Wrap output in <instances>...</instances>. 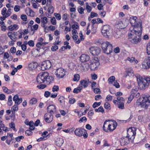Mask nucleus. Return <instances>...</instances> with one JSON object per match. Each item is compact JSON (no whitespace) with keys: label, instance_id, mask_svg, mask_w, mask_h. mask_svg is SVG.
<instances>
[{"label":"nucleus","instance_id":"1","mask_svg":"<svg viewBox=\"0 0 150 150\" xmlns=\"http://www.w3.org/2000/svg\"><path fill=\"white\" fill-rule=\"evenodd\" d=\"M137 17L132 16L129 19V22L132 25L128 34V39L134 44L140 42L142 31L141 21L137 22Z\"/></svg>","mask_w":150,"mask_h":150},{"label":"nucleus","instance_id":"2","mask_svg":"<svg viewBox=\"0 0 150 150\" xmlns=\"http://www.w3.org/2000/svg\"><path fill=\"white\" fill-rule=\"evenodd\" d=\"M117 125V122L114 120H106L104 122L103 128L106 132H111L115 129Z\"/></svg>","mask_w":150,"mask_h":150},{"label":"nucleus","instance_id":"3","mask_svg":"<svg viewBox=\"0 0 150 150\" xmlns=\"http://www.w3.org/2000/svg\"><path fill=\"white\" fill-rule=\"evenodd\" d=\"M137 80L138 84L142 89H144L150 83V77H149L143 78L139 76V77L137 78Z\"/></svg>","mask_w":150,"mask_h":150},{"label":"nucleus","instance_id":"4","mask_svg":"<svg viewBox=\"0 0 150 150\" xmlns=\"http://www.w3.org/2000/svg\"><path fill=\"white\" fill-rule=\"evenodd\" d=\"M139 101L142 107L146 109L150 105V96H145L143 98H140Z\"/></svg>","mask_w":150,"mask_h":150},{"label":"nucleus","instance_id":"5","mask_svg":"<svg viewBox=\"0 0 150 150\" xmlns=\"http://www.w3.org/2000/svg\"><path fill=\"white\" fill-rule=\"evenodd\" d=\"M48 77V73L44 72L40 73L37 77V81L38 83L41 84L44 83L45 84L46 79Z\"/></svg>","mask_w":150,"mask_h":150},{"label":"nucleus","instance_id":"6","mask_svg":"<svg viewBox=\"0 0 150 150\" xmlns=\"http://www.w3.org/2000/svg\"><path fill=\"white\" fill-rule=\"evenodd\" d=\"M136 130V129L134 127L129 128L127 131V135L126 136L130 139L133 140L135 138Z\"/></svg>","mask_w":150,"mask_h":150},{"label":"nucleus","instance_id":"7","mask_svg":"<svg viewBox=\"0 0 150 150\" xmlns=\"http://www.w3.org/2000/svg\"><path fill=\"white\" fill-rule=\"evenodd\" d=\"M110 26L108 25H105L102 27L101 32L104 36L108 38L111 36L110 32Z\"/></svg>","mask_w":150,"mask_h":150},{"label":"nucleus","instance_id":"8","mask_svg":"<svg viewBox=\"0 0 150 150\" xmlns=\"http://www.w3.org/2000/svg\"><path fill=\"white\" fill-rule=\"evenodd\" d=\"M100 64L98 59L97 57H95L91 60L90 67L91 69L94 70L97 68Z\"/></svg>","mask_w":150,"mask_h":150},{"label":"nucleus","instance_id":"9","mask_svg":"<svg viewBox=\"0 0 150 150\" xmlns=\"http://www.w3.org/2000/svg\"><path fill=\"white\" fill-rule=\"evenodd\" d=\"M65 71L62 68H59L57 69L56 71L55 72V74L57 77L59 78H62L65 75Z\"/></svg>","mask_w":150,"mask_h":150},{"label":"nucleus","instance_id":"10","mask_svg":"<svg viewBox=\"0 0 150 150\" xmlns=\"http://www.w3.org/2000/svg\"><path fill=\"white\" fill-rule=\"evenodd\" d=\"M53 114L47 112L44 115L45 121L47 123H50L53 120Z\"/></svg>","mask_w":150,"mask_h":150},{"label":"nucleus","instance_id":"11","mask_svg":"<svg viewBox=\"0 0 150 150\" xmlns=\"http://www.w3.org/2000/svg\"><path fill=\"white\" fill-rule=\"evenodd\" d=\"M101 49L99 47H90L89 51L93 55H98L100 53Z\"/></svg>","mask_w":150,"mask_h":150},{"label":"nucleus","instance_id":"12","mask_svg":"<svg viewBox=\"0 0 150 150\" xmlns=\"http://www.w3.org/2000/svg\"><path fill=\"white\" fill-rule=\"evenodd\" d=\"M51 66V63L49 60L45 61L42 63L41 69L43 70L48 69L50 68Z\"/></svg>","mask_w":150,"mask_h":150},{"label":"nucleus","instance_id":"13","mask_svg":"<svg viewBox=\"0 0 150 150\" xmlns=\"http://www.w3.org/2000/svg\"><path fill=\"white\" fill-rule=\"evenodd\" d=\"M40 48L39 49L35 48L34 49L32 52V54L33 55L34 57H36L40 55V52H41L40 54L42 53V52L45 49H43V47H38Z\"/></svg>","mask_w":150,"mask_h":150},{"label":"nucleus","instance_id":"14","mask_svg":"<svg viewBox=\"0 0 150 150\" xmlns=\"http://www.w3.org/2000/svg\"><path fill=\"white\" fill-rule=\"evenodd\" d=\"M142 67L146 69H149L150 67V57H148L146 58L142 64Z\"/></svg>","mask_w":150,"mask_h":150},{"label":"nucleus","instance_id":"15","mask_svg":"<svg viewBox=\"0 0 150 150\" xmlns=\"http://www.w3.org/2000/svg\"><path fill=\"white\" fill-rule=\"evenodd\" d=\"M47 20V18L45 17H43L41 18V26L45 30H46L47 28V26L46 25L48 22Z\"/></svg>","mask_w":150,"mask_h":150},{"label":"nucleus","instance_id":"16","mask_svg":"<svg viewBox=\"0 0 150 150\" xmlns=\"http://www.w3.org/2000/svg\"><path fill=\"white\" fill-rule=\"evenodd\" d=\"M47 112L53 114L56 113V106L54 105H49L47 108Z\"/></svg>","mask_w":150,"mask_h":150},{"label":"nucleus","instance_id":"17","mask_svg":"<svg viewBox=\"0 0 150 150\" xmlns=\"http://www.w3.org/2000/svg\"><path fill=\"white\" fill-rule=\"evenodd\" d=\"M84 131L86 132V130L81 128H76L74 131V133L76 135L79 137L81 136Z\"/></svg>","mask_w":150,"mask_h":150},{"label":"nucleus","instance_id":"18","mask_svg":"<svg viewBox=\"0 0 150 150\" xmlns=\"http://www.w3.org/2000/svg\"><path fill=\"white\" fill-rule=\"evenodd\" d=\"M129 139L127 137H123L120 141V144L121 146L127 145L129 142Z\"/></svg>","mask_w":150,"mask_h":150},{"label":"nucleus","instance_id":"19","mask_svg":"<svg viewBox=\"0 0 150 150\" xmlns=\"http://www.w3.org/2000/svg\"><path fill=\"white\" fill-rule=\"evenodd\" d=\"M89 58V57L88 55L85 54H82L80 57V61L82 62L88 61Z\"/></svg>","mask_w":150,"mask_h":150},{"label":"nucleus","instance_id":"20","mask_svg":"<svg viewBox=\"0 0 150 150\" xmlns=\"http://www.w3.org/2000/svg\"><path fill=\"white\" fill-rule=\"evenodd\" d=\"M38 41L39 42L37 44V47H39V46H44L47 43V42H43L44 39L42 38H40L39 39Z\"/></svg>","mask_w":150,"mask_h":150},{"label":"nucleus","instance_id":"21","mask_svg":"<svg viewBox=\"0 0 150 150\" xmlns=\"http://www.w3.org/2000/svg\"><path fill=\"white\" fill-rule=\"evenodd\" d=\"M64 142L63 139L62 138H58L57 139L56 141V145L59 146H61Z\"/></svg>","mask_w":150,"mask_h":150},{"label":"nucleus","instance_id":"22","mask_svg":"<svg viewBox=\"0 0 150 150\" xmlns=\"http://www.w3.org/2000/svg\"><path fill=\"white\" fill-rule=\"evenodd\" d=\"M99 46H101V47H112V44L109 42H100Z\"/></svg>","mask_w":150,"mask_h":150},{"label":"nucleus","instance_id":"23","mask_svg":"<svg viewBox=\"0 0 150 150\" xmlns=\"http://www.w3.org/2000/svg\"><path fill=\"white\" fill-rule=\"evenodd\" d=\"M8 29L11 31L17 30L19 28L18 25L16 24L11 25L8 27Z\"/></svg>","mask_w":150,"mask_h":150},{"label":"nucleus","instance_id":"24","mask_svg":"<svg viewBox=\"0 0 150 150\" xmlns=\"http://www.w3.org/2000/svg\"><path fill=\"white\" fill-rule=\"evenodd\" d=\"M37 67V63L35 62H32L29 64L28 66L29 70H33L35 69Z\"/></svg>","mask_w":150,"mask_h":150},{"label":"nucleus","instance_id":"25","mask_svg":"<svg viewBox=\"0 0 150 150\" xmlns=\"http://www.w3.org/2000/svg\"><path fill=\"white\" fill-rule=\"evenodd\" d=\"M126 61H128L131 63L134 64H137L138 62V60L133 57H128L126 59Z\"/></svg>","mask_w":150,"mask_h":150},{"label":"nucleus","instance_id":"26","mask_svg":"<svg viewBox=\"0 0 150 150\" xmlns=\"http://www.w3.org/2000/svg\"><path fill=\"white\" fill-rule=\"evenodd\" d=\"M102 48L104 53L107 54H109L112 52V47H101Z\"/></svg>","mask_w":150,"mask_h":150},{"label":"nucleus","instance_id":"27","mask_svg":"<svg viewBox=\"0 0 150 150\" xmlns=\"http://www.w3.org/2000/svg\"><path fill=\"white\" fill-rule=\"evenodd\" d=\"M18 106L17 105H14L11 108L12 114L13 116H15V113L18 110Z\"/></svg>","mask_w":150,"mask_h":150},{"label":"nucleus","instance_id":"28","mask_svg":"<svg viewBox=\"0 0 150 150\" xmlns=\"http://www.w3.org/2000/svg\"><path fill=\"white\" fill-rule=\"evenodd\" d=\"M81 85L84 88L87 87L89 84V81L86 80H83L80 81Z\"/></svg>","mask_w":150,"mask_h":150},{"label":"nucleus","instance_id":"29","mask_svg":"<svg viewBox=\"0 0 150 150\" xmlns=\"http://www.w3.org/2000/svg\"><path fill=\"white\" fill-rule=\"evenodd\" d=\"M126 71L127 72V74L129 76L133 75V71L132 68L131 67H128L127 68Z\"/></svg>","mask_w":150,"mask_h":150},{"label":"nucleus","instance_id":"30","mask_svg":"<svg viewBox=\"0 0 150 150\" xmlns=\"http://www.w3.org/2000/svg\"><path fill=\"white\" fill-rule=\"evenodd\" d=\"M120 30H117L113 34V36L116 38L120 37Z\"/></svg>","mask_w":150,"mask_h":150},{"label":"nucleus","instance_id":"31","mask_svg":"<svg viewBox=\"0 0 150 150\" xmlns=\"http://www.w3.org/2000/svg\"><path fill=\"white\" fill-rule=\"evenodd\" d=\"M53 80V78L51 76H49L48 75V77H47L46 79L45 84H49L52 82Z\"/></svg>","mask_w":150,"mask_h":150},{"label":"nucleus","instance_id":"32","mask_svg":"<svg viewBox=\"0 0 150 150\" xmlns=\"http://www.w3.org/2000/svg\"><path fill=\"white\" fill-rule=\"evenodd\" d=\"M39 25L38 24H35L33 26H30L31 30L33 31V34L34 33L35 31L38 30Z\"/></svg>","mask_w":150,"mask_h":150},{"label":"nucleus","instance_id":"33","mask_svg":"<svg viewBox=\"0 0 150 150\" xmlns=\"http://www.w3.org/2000/svg\"><path fill=\"white\" fill-rule=\"evenodd\" d=\"M73 40L77 44H79L80 42V40L79 39H78V36L76 35H73L72 36Z\"/></svg>","mask_w":150,"mask_h":150},{"label":"nucleus","instance_id":"34","mask_svg":"<svg viewBox=\"0 0 150 150\" xmlns=\"http://www.w3.org/2000/svg\"><path fill=\"white\" fill-rule=\"evenodd\" d=\"M27 14L29 16L33 17L35 15V13L30 8H29Z\"/></svg>","mask_w":150,"mask_h":150},{"label":"nucleus","instance_id":"35","mask_svg":"<svg viewBox=\"0 0 150 150\" xmlns=\"http://www.w3.org/2000/svg\"><path fill=\"white\" fill-rule=\"evenodd\" d=\"M115 78L114 76H111L108 79V81L109 83H112L115 81Z\"/></svg>","mask_w":150,"mask_h":150},{"label":"nucleus","instance_id":"36","mask_svg":"<svg viewBox=\"0 0 150 150\" xmlns=\"http://www.w3.org/2000/svg\"><path fill=\"white\" fill-rule=\"evenodd\" d=\"M80 79L79 75L78 74H75L74 75L73 80L74 81H78Z\"/></svg>","mask_w":150,"mask_h":150},{"label":"nucleus","instance_id":"37","mask_svg":"<svg viewBox=\"0 0 150 150\" xmlns=\"http://www.w3.org/2000/svg\"><path fill=\"white\" fill-rule=\"evenodd\" d=\"M95 111L96 112H100L103 113L104 112V110L102 106H100L98 109H96Z\"/></svg>","mask_w":150,"mask_h":150},{"label":"nucleus","instance_id":"38","mask_svg":"<svg viewBox=\"0 0 150 150\" xmlns=\"http://www.w3.org/2000/svg\"><path fill=\"white\" fill-rule=\"evenodd\" d=\"M135 93H132L130 96L128 98V100L127 101V102L128 103H130L132 100L133 99L134 97V96H135Z\"/></svg>","mask_w":150,"mask_h":150},{"label":"nucleus","instance_id":"39","mask_svg":"<svg viewBox=\"0 0 150 150\" xmlns=\"http://www.w3.org/2000/svg\"><path fill=\"white\" fill-rule=\"evenodd\" d=\"M82 67L83 68V69L84 71L88 70L90 67L89 64L87 63L84 64Z\"/></svg>","mask_w":150,"mask_h":150},{"label":"nucleus","instance_id":"40","mask_svg":"<svg viewBox=\"0 0 150 150\" xmlns=\"http://www.w3.org/2000/svg\"><path fill=\"white\" fill-rule=\"evenodd\" d=\"M54 8L53 6H50L48 8V12L50 14H52L54 10Z\"/></svg>","mask_w":150,"mask_h":150},{"label":"nucleus","instance_id":"41","mask_svg":"<svg viewBox=\"0 0 150 150\" xmlns=\"http://www.w3.org/2000/svg\"><path fill=\"white\" fill-rule=\"evenodd\" d=\"M37 102V100L35 98H32L30 100V104L31 105L35 104Z\"/></svg>","mask_w":150,"mask_h":150},{"label":"nucleus","instance_id":"42","mask_svg":"<svg viewBox=\"0 0 150 150\" xmlns=\"http://www.w3.org/2000/svg\"><path fill=\"white\" fill-rule=\"evenodd\" d=\"M86 8L87 11L88 13L90 12L92 10V8L88 4V2L86 3Z\"/></svg>","mask_w":150,"mask_h":150},{"label":"nucleus","instance_id":"43","mask_svg":"<svg viewBox=\"0 0 150 150\" xmlns=\"http://www.w3.org/2000/svg\"><path fill=\"white\" fill-rule=\"evenodd\" d=\"M2 89L4 92L7 93H11L12 92L10 90L8 89L7 87L5 86L3 87Z\"/></svg>","mask_w":150,"mask_h":150},{"label":"nucleus","instance_id":"44","mask_svg":"<svg viewBox=\"0 0 150 150\" xmlns=\"http://www.w3.org/2000/svg\"><path fill=\"white\" fill-rule=\"evenodd\" d=\"M117 107L120 109H123L124 108V103L122 102H120L117 105Z\"/></svg>","mask_w":150,"mask_h":150},{"label":"nucleus","instance_id":"45","mask_svg":"<svg viewBox=\"0 0 150 150\" xmlns=\"http://www.w3.org/2000/svg\"><path fill=\"white\" fill-rule=\"evenodd\" d=\"M84 9L81 7L79 6L78 8V11L80 14H83Z\"/></svg>","mask_w":150,"mask_h":150},{"label":"nucleus","instance_id":"46","mask_svg":"<svg viewBox=\"0 0 150 150\" xmlns=\"http://www.w3.org/2000/svg\"><path fill=\"white\" fill-rule=\"evenodd\" d=\"M12 97L10 96H9L8 99V105L9 106H11L12 104Z\"/></svg>","mask_w":150,"mask_h":150},{"label":"nucleus","instance_id":"47","mask_svg":"<svg viewBox=\"0 0 150 150\" xmlns=\"http://www.w3.org/2000/svg\"><path fill=\"white\" fill-rule=\"evenodd\" d=\"M46 84H41L37 86V87L39 89H43L46 87Z\"/></svg>","mask_w":150,"mask_h":150},{"label":"nucleus","instance_id":"48","mask_svg":"<svg viewBox=\"0 0 150 150\" xmlns=\"http://www.w3.org/2000/svg\"><path fill=\"white\" fill-rule=\"evenodd\" d=\"M11 14V9L9 8L8 10L7 13L5 16V18H6L9 16Z\"/></svg>","mask_w":150,"mask_h":150},{"label":"nucleus","instance_id":"49","mask_svg":"<svg viewBox=\"0 0 150 150\" xmlns=\"http://www.w3.org/2000/svg\"><path fill=\"white\" fill-rule=\"evenodd\" d=\"M93 91L96 94L100 93H101L100 90L98 88H93Z\"/></svg>","mask_w":150,"mask_h":150},{"label":"nucleus","instance_id":"50","mask_svg":"<svg viewBox=\"0 0 150 150\" xmlns=\"http://www.w3.org/2000/svg\"><path fill=\"white\" fill-rule=\"evenodd\" d=\"M59 90L58 86H53L52 88V91L54 92L55 91H57Z\"/></svg>","mask_w":150,"mask_h":150},{"label":"nucleus","instance_id":"51","mask_svg":"<svg viewBox=\"0 0 150 150\" xmlns=\"http://www.w3.org/2000/svg\"><path fill=\"white\" fill-rule=\"evenodd\" d=\"M8 35L11 40L15 41L14 40V38L13 37L12 32H9L8 33Z\"/></svg>","mask_w":150,"mask_h":150},{"label":"nucleus","instance_id":"52","mask_svg":"<svg viewBox=\"0 0 150 150\" xmlns=\"http://www.w3.org/2000/svg\"><path fill=\"white\" fill-rule=\"evenodd\" d=\"M123 25V23L122 22L120 21L119 22V24L117 25L118 26H117V27H119V28L120 29H123L125 28L124 26H122V25Z\"/></svg>","mask_w":150,"mask_h":150},{"label":"nucleus","instance_id":"53","mask_svg":"<svg viewBox=\"0 0 150 150\" xmlns=\"http://www.w3.org/2000/svg\"><path fill=\"white\" fill-rule=\"evenodd\" d=\"M105 108V109L108 110H110L111 109L110 104L107 102H106L104 105Z\"/></svg>","mask_w":150,"mask_h":150},{"label":"nucleus","instance_id":"54","mask_svg":"<svg viewBox=\"0 0 150 150\" xmlns=\"http://www.w3.org/2000/svg\"><path fill=\"white\" fill-rule=\"evenodd\" d=\"M51 22L53 25H55L56 24V21L55 17H53L51 19Z\"/></svg>","mask_w":150,"mask_h":150},{"label":"nucleus","instance_id":"55","mask_svg":"<svg viewBox=\"0 0 150 150\" xmlns=\"http://www.w3.org/2000/svg\"><path fill=\"white\" fill-rule=\"evenodd\" d=\"M54 15L57 20H59L61 19V16L59 13H54Z\"/></svg>","mask_w":150,"mask_h":150},{"label":"nucleus","instance_id":"56","mask_svg":"<svg viewBox=\"0 0 150 150\" xmlns=\"http://www.w3.org/2000/svg\"><path fill=\"white\" fill-rule=\"evenodd\" d=\"M21 18L24 21H27V16L25 15L22 14L21 16Z\"/></svg>","mask_w":150,"mask_h":150},{"label":"nucleus","instance_id":"57","mask_svg":"<svg viewBox=\"0 0 150 150\" xmlns=\"http://www.w3.org/2000/svg\"><path fill=\"white\" fill-rule=\"evenodd\" d=\"M7 9L6 8L4 7L2 9V10L1 11V13L2 15L3 16H5L6 14V12Z\"/></svg>","mask_w":150,"mask_h":150},{"label":"nucleus","instance_id":"58","mask_svg":"<svg viewBox=\"0 0 150 150\" xmlns=\"http://www.w3.org/2000/svg\"><path fill=\"white\" fill-rule=\"evenodd\" d=\"M101 104V103L99 102H95L93 104V108H95L99 105H100Z\"/></svg>","mask_w":150,"mask_h":150},{"label":"nucleus","instance_id":"59","mask_svg":"<svg viewBox=\"0 0 150 150\" xmlns=\"http://www.w3.org/2000/svg\"><path fill=\"white\" fill-rule=\"evenodd\" d=\"M69 15L67 13H64L62 16V18L63 20L65 21L67 19Z\"/></svg>","mask_w":150,"mask_h":150},{"label":"nucleus","instance_id":"60","mask_svg":"<svg viewBox=\"0 0 150 150\" xmlns=\"http://www.w3.org/2000/svg\"><path fill=\"white\" fill-rule=\"evenodd\" d=\"M113 85L115 86L116 88H119L120 87V85L119 83L117 82L116 81H115L114 82L112 83Z\"/></svg>","mask_w":150,"mask_h":150},{"label":"nucleus","instance_id":"61","mask_svg":"<svg viewBox=\"0 0 150 150\" xmlns=\"http://www.w3.org/2000/svg\"><path fill=\"white\" fill-rule=\"evenodd\" d=\"M20 10V7L18 5H16L14 7V10L16 12H18Z\"/></svg>","mask_w":150,"mask_h":150},{"label":"nucleus","instance_id":"62","mask_svg":"<svg viewBox=\"0 0 150 150\" xmlns=\"http://www.w3.org/2000/svg\"><path fill=\"white\" fill-rule=\"evenodd\" d=\"M112 99V97L110 95H108L106 98V101H109L111 100Z\"/></svg>","mask_w":150,"mask_h":150},{"label":"nucleus","instance_id":"63","mask_svg":"<svg viewBox=\"0 0 150 150\" xmlns=\"http://www.w3.org/2000/svg\"><path fill=\"white\" fill-rule=\"evenodd\" d=\"M9 126L11 128H12L14 130L16 131L15 127V124L11 122L9 124Z\"/></svg>","mask_w":150,"mask_h":150},{"label":"nucleus","instance_id":"64","mask_svg":"<svg viewBox=\"0 0 150 150\" xmlns=\"http://www.w3.org/2000/svg\"><path fill=\"white\" fill-rule=\"evenodd\" d=\"M22 98H20L15 102V103L17 105H18L21 103L22 102Z\"/></svg>","mask_w":150,"mask_h":150}]
</instances>
